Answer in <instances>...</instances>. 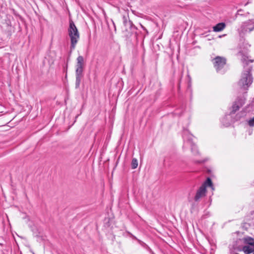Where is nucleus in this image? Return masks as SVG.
Instances as JSON below:
<instances>
[{
	"instance_id": "nucleus-1",
	"label": "nucleus",
	"mask_w": 254,
	"mask_h": 254,
	"mask_svg": "<svg viewBox=\"0 0 254 254\" xmlns=\"http://www.w3.org/2000/svg\"><path fill=\"white\" fill-rule=\"evenodd\" d=\"M252 66L248 67L243 73L242 78L238 82L240 87L244 90H247L253 82V77L251 73Z\"/></svg>"
},
{
	"instance_id": "nucleus-2",
	"label": "nucleus",
	"mask_w": 254,
	"mask_h": 254,
	"mask_svg": "<svg viewBox=\"0 0 254 254\" xmlns=\"http://www.w3.org/2000/svg\"><path fill=\"white\" fill-rule=\"evenodd\" d=\"M68 33L71 42L70 49L72 50L75 49L76 45L79 39V33L73 21L72 20L69 21Z\"/></svg>"
},
{
	"instance_id": "nucleus-3",
	"label": "nucleus",
	"mask_w": 254,
	"mask_h": 254,
	"mask_svg": "<svg viewBox=\"0 0 254 254\" xmlns=\"http://www.w3.org/2000/svg\"><path fill=\"white\" fill-rule=\"evenodd\" d=\"M123 23L124 25L125 26V36L127 38H129V37L132 35L135 39H137V34H136V28L133 24L132 22L128 18V17L124 16L123 17Z\"/></svg>"
},
{
	"instance_id": "nucleus-4",
	"label": "nucleus",
	"mask_w": 254,
	"mask_h": 254,
	"mask_svg": "<svg viewBox=\"0 0 254 254\" xmlns=\"http://www.w3.org/2000/svg\"><path fill=\"white\" fill-rule=\"evenodd\" d=\"M252 20L243 22L240 27L238 29L240 35L246 34L248 32H251L254 29V25Z\"/></svg>"
},
{
	"instance_id": "nucleus-5",
	"label": "nucleus",
	"mask_w": 254,
	"mask_h": 254,
	"mask_svg": "<svg viewBox=\"0 0 254 254\" xmlns=\"http://www.w3.org/2000/svg\"><path fill=\"white\" fill-rule=\"evenodd\" d=\"M212 62L217 72H219L226 64V59L223 57L217 56L212 60Z\"/></svg>"
},
{
	"instance_id": "nucleus-6",
	"label": "nucleus",
	"mask_w": 254,
	"mask_h": 254,
	"mask_svg": "<svg viewBox=\"0 0 254 254\" xmlns=\"http://www.w3.org/2000/svg\"><path fill=\"white\" fill-rule=\"evenodd\" d=\"M76 60L75 73L83 74L84 67V58L82 56H79Z\"/></svg>"
},
{
	"instance_id": "nucleus-7",
	"label": "nucleus",
	"mask_w": 254,
	"mask_h": 254,
	"mask_svg": "<svg viewBox=\"0 0 254 254\" xmlns=\"http://www.w3.org/2000/svg\"><path fill=\"white\" fill-rule=\"evenodd\" d=\"M206 193V189L204 186H200L196 191V194L194 197L195 201H198L199 199L205 196Z\"/></svg>"
},
{
	"instance_id": "nucleus-8",
	"label": "nucleus",
	"mask_w": 254,
	"mask_h": 254,
	"mask_svg": "<svg viewBox=\"0 0 254 254\" xmlns=\"http://www.w3.org/2000/svg\"><path fill=\"white\" fill-rule=\"evenodd\" d=\"M226 27L225 23L221 22L217 24L213 27L214 32H220L222 31Z\"/></svg>"
},
{
	"instance_id": "nucleus-9",
	"label": "nucleus",
	"mask_w": 254,
	"mask_h": 254,
	"mask_svg": "<svg viewBox=\"0 0 254 254\" xmlns=\"http://www.w3.org/2000/svg\"><path fill=\"white\" fill-rule=\"evenodd\" d=\"M244 243L245 244L254 247V239L251 237H246L243 239Z\"/></svg>"
},
{
	"instance_id": "nucleus-10",
	"label": "nucleus",
	"mask_w": 254,
	"mask_h": 254,
	"mask_svg": "<svg viewBox=\"0 0 254 254\" xmlns=\"http://www.w3.org/2000/svg\"><path fill=\"white\" fill-rule=\"evenodd\" d=\"M188 141L190 142L191 145V152L193 153L194 155H197L199 153L198 151L197 150L196 146L192 142L191 138H189Z\"/></svg>"
},
{
	"instance_id": "nucleus-11",
	"label": "nucleus",
	"mask_w": 254,
	"mask_h": 254,
	"mask_svg": "<svg viewBox=\"0 0 254 254\" xmlns=\"http://www.w3.org/2000/svg\"><path fill=\"white\" fill-rule=\"evenodd\" d=\"M75 88H78L80 86L81 78L83 77V74L75 73Z\"/></svg>"
},
{
	"instance_id": "nucleus-12",
	"label": "nucleus",
	"mask_w": 254,
	"mask_h": 254,
	"mask_svg": "<svg viewBox=\"0 0 254 254\" xmlns=\"http://www.w3.org/2000/svg\"><path fill=\"white\" fill-rule=\"evenodd\" d=\"M243 251L245 254H250L254 252V249L251 248L249 246H245L243 248Z\"/></svg>"
},
{
	"instance_id": "nucleus-13",
	"label": "nucleus",
	"mask_w": 254,
	"mask_h": 254,
	"mask_svg": "<svg viewBox=\"0 0 254 254\" xmlns=\"http://www.w3.org/2000/svg\"><path fill=\"white\" fill-rule=\"evenodd\" d=\"M201 186H204L205 189H206V187H212V182L211 179L210 178H207L205 182Z\"/></svg>"
},
{
	"instance_id": "nucleus-14",
	"label": "nucleus",
	"mask_w": 254,
	"mask_h": 254,
	"mask_svg": "<svg viewBox=\"0 0 254 254\" xmlns=\"http://www.w3.org/2000/svg\"><path fill=\"white\" fill-rule=\"evenodd\" d=\"M241 106V105L240 106L237 104V102H235L232 106L231 113L234 114L237 111L239 110Z\"/></svg>"
},
{
	"instance_id": "nucleus-15",
	"label": "nucleus",
	"mask_w": 254,
	"mask_h": 254,
	"mask_svg": "<svg viewBox=\"0 0 254 254\" xmlns=\"http://www.w3.org/2000/svg\"><path fill=\"white\" fill-rule=\"evenodd\" d=\"M131 168L132 169H136L138 166V161L136 158H133L131 161Z\"/></svg>"
},
{
	"instance_id": "nucleus-16",
	"label": "nucleus",
	"mask_w": 254,
	"mask_h": 254,
	"mask_svg": "<svg viewBox=\"0 0 254 254\" xmlns=\"http://www.w3.org/2000/svg\"><path fill=\"white\" fill-rule=\"evenodd\" d=\"M241 61L242 62L244 63V64H248V63L249 62L250 63H253L254 62L253 60H247V57H246V56H243L242 58V59H241Z\"/></svg>"
},
{
	"instance_id": "nucleus-17",
	"label": "nucleus",
	"mask_w": 254,
	"mask_h": 254,
	"mask_svg": "<svg viewBox=\"0 0 254 254\" xmlns=\"http://www.w3.org/2000/svg\"><path fill=\"white\" fill-rule=\"evenodd\" d=\"M248 124L250 127L254 126V117L248 121Z\"/></svg>"
},
{
	"instance_id": "nucleus-18",
	"label": "nucleus",
	"mask_w": 254,
	"mask_h": 254,
	"mask_svg": "<svg viewBox=\"0 0 254 254\" xmlns=\"http://www.w3.org/2000/svg\"><path fill=\"white\" fill-rule=\"evenodd\" d=\"M141 27L147 33H148L147 30L146 29L145 27H144L142 25H141Z\"/></svg>"
},
{
	"instance_id": "nucleus-19",
	"label": "nucleus",
	"mask_w": 254,
	"mask_h": 254,
	"mask_svg": "<svg viewBox=\"0 0 254 254\" xmlns=\"http://www.w3.org/2000/svg\"><path fill=\"white\" fill-rule=\"evenodd\" d=\"M113 24L114 25V27H115V29H116V27H115V24H114V23L113 22Z\"/></svg>"
},
{
	"instance_id": "nucleus-20",
	"label": "nucleus",
	"mask_w": 254,
	"mask_h": 254,
	"mask_svg": "<svg viewBox=\"0 0 254 254\" xmlns=\"http://www.w3.org/2000/svg\"><path fill=\"white\" fill-rule=\"evenodd\" d=\"M202 162L201 161H197V163H201Z\"/></svg>"
}]
</instances>
